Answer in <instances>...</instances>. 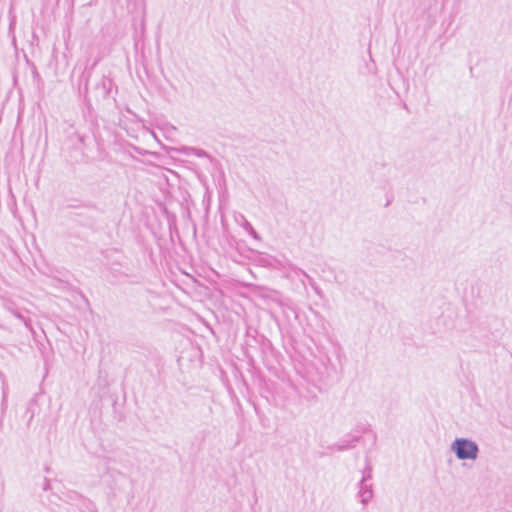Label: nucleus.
<instances>
[{
	"mask_svg": "<svg viewBox=\"0 0 512 512\" xmlns=\"http://www.w3.org/2000/svg\"><path fill=\"white\" fill-rule=\"evenodd\" d=\"M359 439V436L347 435L344 439L341 440L340 443L333 444L328 448L331 450L345 451L347 449L353 448L355 443L358 442Z\"/></svg>",
	"mask_w": 512,
	"mask_h": 512,
	"instance_id": "3",
	"label": "nucleus"
},
{
	"mask_svg": "<svg viewBox=\"0 0 512 512\" xmlns=\"http://www.w3.org/2000/svg\"><path fill=\"white\" fill-rule=\"evenodd\" d=\"M297 270L307 279L308 284L312 287L315 293L319 296H322V291L319 286L315 283L314 279L307 274L304 270L297 268Z\"/></svg>",
	"mask_w": 512,
	"mask_h": 512,
	"instance_id": "6",
	"label": "nucleus"
},
{
	"mask_svg": "<svg viewBox=\"0 0 512 512\" xmlns=\"http://www.w3.org/2000/svg\"><path fill=\"white\" fill-rule=\"evenodd\" d=\"M451 450L458 460H476L479 454L478 444L468 438H456L451 444Z\"/></svg>",
	"mask_w": 512,
	"mask_h": 512,
	"instance_id": "1",
	"label": "nucleus"
},
{
	"mask_svg": "<svg viewBox=\"0 0 512 512\" xmlns=\"http://www.w3.org/2000/svg\"><path fill=\"white\" fill-rule=\"evenodd\" d=\"M372 479V467L371 465L367 464L366 467L363 470V475L360 481L368 482Z\"/></svg>",
	"mask_w": 512,
	"mask_h": 512,
	"instance_id": "7",
	"label": "nucleus"
},
{
	"mask_svg": "<svg viewBox=\"0 0 512 512\" xmlns=\"http://www.w3.org/2000/svg\"><path fill=\"white\" fill-rule=\"evenodd\" d=\"M49 485H50L49 480H47V479H46V480H45V486H44V489H45V490H47V489L49 488Z\"/></svg>",
	"mask_w": 512,
	"mask_h": 512,
	"instance_id": "9",
	"label": "nucleus"
},
{
	"mask_svg": "<svg viewBox=\"0 0 512 512\" xmlns=\"http://www.w3.org/2000/svg\"><path fill=\"white\" fill-rule=\"evenodd\" d=\"M230 238H231V240H233L234 242H236L235 237H234L233 235H230Z\"/></svg>",
	"mask_w": 512,
	"mask_h": 512,
	"instance_id": "12",
	"label": "nucleus"
},
{
	"mask_svg": "<svg viewBox=\"0 0 512 512\" xmlns=\"http://www.w3.org/2000/svg\"><path fill=\"white\" fill-rule=\"evenodd\" d=\"M233 220L234 223L243 230H245L250 224V222L244 217V215L236 212H234L233 214Z\"/></svg>",
	"mask_w": 512,
	"mask_h": 512,
	"instance_id": "5",
	"label": "nucleus"
},
{
	"mask_svg": "<svg viewBox=\"0 0 512 512\" xmlns=\"http://www.w3.org/2000/svg\"><path fill=\"white\" fill-rule=\"evenodd\" d=\"M358 486V497L360 498V502L365 506L373 498L374 495L372 484H369L364 481H359Z\"/></svg>",
	"mask_w": 512,
	"mask_h": 512,
	"instance_id": "2",
	"label": "nucleus"
},
{
	"mask_svg": "<svg viewBox=\"0 0 512 512\" xmlns=\"http://www.w3.org/2000/svg\"><path fill=\"white\" fill-rule=\"evenodd\" d=\"M230 258L233 260V262L235 263H240V260H238L237 258L233 257V256H230Z\"/></svg>",
	"mask_w": 512,
	"mask_h": 512,
	"instance_id": "10",
	"label": "nucleus"
},
{
	"mask_svg": "<svg viewBox=\"0 0 512 512\" xmlns=\"http://www.w3.org/2000/svg\"><path fill=\"white\" fill-rule=\"evenodd\" d=\"M246 231L249 235H251L254 239H257L259 240L260 239V236L259 234L255 231V229L252 227L251 224H249V226L244 230Z\"/></svg>",
	"mask_w": 512,
	"mask_h": 512,
	"instance_id": "8",
	"label": "nucleus"
},
{
	"mask_svg": "<svg viewBox=\"0 0 512 512\" xmlns=\"http://www.w3.org/2000/svg\"><path fill=\"white\" fill-rule=\"evenodd\" d=\"M220 221H221L222 224L224 223V214H222V213L220 215Z\"/></svg>",
	"mask_w": 512,
	"mask_h": 512,
	"instance_id": "11",
	"label": "nucleus"
},
{
	"mask_svg": "<svg viewBox=\"0 0 512 512\" xmlns=\"http://www.w3.org/2000/svg\"><path fill=\"white\" fill-rule=\"evenodd\" d=\"M5 309L7 311H9L13 316H15L17 319H19L20 321H22L25 326L29 329H31V324H30V320L26 319L20 312H18L17 310H15L11 305H8L6 304L5 305Z\"/></svg>",
	"mask_w": 512,
	"mask_h": 512,
	"instance_id": "4",
	"label": "nucleus"
}]
</instances>
